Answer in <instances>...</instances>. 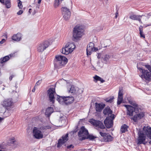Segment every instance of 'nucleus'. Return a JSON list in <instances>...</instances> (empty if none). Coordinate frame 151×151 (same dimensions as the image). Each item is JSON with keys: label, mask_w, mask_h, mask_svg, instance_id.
I'll return each instance as SVG.
<instances>
[{"label": "nucleus", "mask_w": 151, "mask_h": 151, "mask_svg": "<svg viewBox=\"0 0 151 151\" xmlns=\"http://www.w3.org/2000/svg\"><path fill=\"white\" fill-rule=\"evenodd\" d=\"M129 103L133 106L129 105H124V106L127 108V115L130 116L133 115L134 113H137L139 111V107L136 104L135 102L132 100L129 101Z\"/></svg>", "instance_id": "nucleus-1"}, {"label": "nucleus", "mask_w": 151, "mask_h": 151, "mask_svg": "<svg viewBox=\"0 0 151 151\" xmlns=\"http://www.w3.org/2000/svg\"><path fill=\"white\" fill-rule=\"evenodd\" d=\"M50 128V126H43L40 128L34 127L33 130V134L34 137L37 139H40L43 137L42 132L44 130Z\"/></svg>", "instance_id": "nucleus-2"}, {"label": "nucleus", "mask_w": 151, "mask_h": 151, "mask_svg": "<svg viewBox=\"0 0 151 151\" xmlns=\"http://www.w3.org/2000/svg\"><path fill=\"white\" fill-rule=\"evenodd\" d=\"M55 58L54 65L56 68H60L67 63V59L63 56L58 55L55 56Z\"/></svg>", "instance_id": "nucleus-3"}, {"label": "nucleus", "mask_w": 151, "mask_h": 151, "mask_svg": "<svg viewBox=\"0 0 151 151\" xmlns=\"http://www.w3.org/2000/svg\"><path fill=\"white\" fill-rule=\"evenodd\" d=\"M57 100L60 104L63 105H68L72 103L74 100V98L72 96H60L57 95Z\"/></svg>", "instance_id": "nucleus-4"}, {"label": "nucleus", "mask_w": 151, "mask_h": 151, "mask_svg": "<svg viewBox=\"0 0 151 151\" xmlns=\"http://www.w3.org/2000/svg\"><path fill=\"white\" fill-rule=\"evenodd\" d=\"M81 26L77 25L73 29V37L76 40L80 38L83 35V29Z\"/></svg>", "instance_id": "nucleus-5"}, {"label": "nucleus", "mask_w": 151, "mask_h": 151, "mask_svg": "<svg viewBox=\"0 0 151 151\" xmlns=\"http://www.w3.org/2000/svg\"><path fill=\"white\" fill-rule=\"evenodd\" d=\"M50 45V43L48 41L46 40L42 42L37 45V51L39 52L42 53Z\"/></svg>", "instance_id": "nucleus-6"}, {"label": "nucleus", "mask_w": 151, "mask_h": 151, "mask_svg": "<svg viewBox=\"0 0 151 151\" xmlns=\"http://www.w3.org/2000/svg\"><path fill=\"white\" fill-rule=\"evenodd\" d=\"M144 127L143 128V132L141 131L140 129L139 130H138L137 129H136V130L138 131V134L139 137L138 138V142L137 144L139 145L141 144H145L144 142L145 139V134H145V131L143 129Z\"/></svg>", "instance_id": "nucleus-7"}, {"label": "nucleus", "mask_w": 151, "mask_h": 151, "mask_svg": "<svg viewBox=\"0 0 151 151\" xmlns=\"http://www.w3.org/2000/svg\"><path fill=\"white\" fill-rule=\"evenodd\" d=\"M78 136L80 138V140H84L88 138V130L85 128L84 126L82 127L78 133Z\"/></svg>", "instance_id": "nucleus-8"}, {"label": "nucleus", "mask_w": 151, "mask_h": 151, "mask_svg": "<svg viewBox=\"0 0 151 151\" xmlns=\"http://www.w3.org/2000/svg\"><path fill=\"white\" fill-rule=\"evenodd\" d=\"M114 118V115L111 114L110 116L107 117L104 121V123L108 128L111 127L113 125V120Z\"/></svg>", "instance_id": "nucleus-9"}, {"label": "nucleus", "mask_w": 151, "mask_h": 151, "mask_svg": "<svg viewBox=\"0 0 151 151\" xmlns=\"http://www.w3.org/2000/svg\"><path fill=\"white\" fill-rule=\"evenodd\" d=\"M61 10L64 19L66 20H68L70 18L71 14L69 9L67 7H62Z\"/></svg>", "instance_id": "nucleus-10"}, {"label": "nucleus", "mask_w": 151, "mask_h": 151, "mask_svg": "<svg viewBox=\"0 0 151 151\" xmlns=\"http://www.w3.org/2000/svg\"><path fill=\"white\" fill-rule=\"evenodd\" d=\"M90 122L93 125L95 126L97 129H104L105 128V127L103 123L99 121L96 120L92 119L90 120Z\"/></svg>", "instance_id": "nucleus-11"}, {"label": "nucleus", "mask_w": 151, "mask_h": 151, "mask_svg": "<svg viewBox=\"0 0 151 151\" xmlns=\"http://www.w3.org/2000/svg\"><path fill=\"white\" fill-rule=\"evenodd\" d=\"M47 93V95L50 101L54 103L55 101L54 95L55 94V89L52 88H50L48 91Z\"/></svg>", "instance_id": "nucleus-12"}, {"label": "nucleus", "mask_w": 151, "mask_h": 151, "mask_svg": "<svg viewBox=\"0 0 151 151\" xmlns=\"http://www.w3.org/2000/svg\"><path fill=\"white\" fill-rule=\"evenodd\" d=\"M98 50L97 48H95L93 42H90L87 46L86 49L87 55H90L92 52L96 51Z\"/></svg>", "instance_id": "nucleus-13"}, {"label": "nucleus", "mask_w": 151, "mask_h": 151, "mask_svg": "<svg viewBox=\"0 0 151 151\" xmlns=\"http://www.w3.org/2000/svg\"><path fill=\"white\" fill-rule=\"evenodd\" d=\"M68 140V134L67 133L65 135H63L62 139H59L57 144V147H61L64 143Z\"/></svg>", "instance_id": "nucleus-14"}, {"label": "nucleus", "mask_w": 151, "mask_h": 151, "mask_svg": "<svg viewBox=\"0 0 151 151\" xmlns=\"http://www.w3.org/2000/svg\"><path fill=\"white\" fill-rule=\"evenodd\" d=\"M143 80L150 81L151 80V73L146 70L141 76Z\"/></svg>", "instance_id": "nucleus-15"}, {"label": "nucleus", "mask_w": 151, "mask_h": 151, "mask_svg": "<svg viewBox=\"0 0 151 151\" xmlns=\"http://www.w3.org/2000/svg\"><path fill=\"white\" fill-rule=\"evenodd\" d=\"M97 58L99 59L101 58L102 62L106 64L109 62V60L110 58V56L109 55H103L101 53H99L98 54Z\"/></svg>", "instance_id": "nucleus-16"}, {"label": "nucleus", "mask_w": 151, "mask_h": 151, "mask_svg": "<svg viewBox=\"0 0 151 151\" xmlns=\"http://www.w3.org/2000/svg\"><path fill=\"white\" fill-rule=\"evenodd\" d=\"M76 47V45L73 42H68L65 46V48L67 51H69V53H71Z\"/></svg>", "instance_id": "nucleus-17"}, {"label": "nucleus", "mask_w": 151, "mask_h": 151, "mask_svg": "<svg viewBox=\"0 0 151 151\" xmlns=\"http://www.w3.org/2000/svg\"><path fill=\"white\" fill-rule=\"evenodd\" d=\"M99 133L100 135L103 137L105 141L110 142L112 140V137L108 134L101 132H100Z\"/></svg>", "instance_id": "nucleus-18"}, {"label": "nucleus", "mask_w": 151, "mask_h": 151, "mask_svg": "<svg viewBox=\"0 0 151 151\" xmlns=\"http://www.w3.org/2000/svg\"><path fill=\"white\" fill-rule=\"evenodd\" d=\"M123 91L122 88H120L119 91L118 96L117 99V104L118 105L120 104L123 100Z\"/></svg>", "instance_id": "nucleus-19"}, {"label": "nucleus", "mask_w": 151, "mask_h": 151, "mask_svg": "<svg viewBox=\"0 0 151 151\" xmlns=\"http://www.w3.org/2000/svg\"><path fill=\"white\" fill-rule=\"evenodd\" d=\"M144 116V113L143 112H141L135 114L132 119L134 122H136L138 120L143 118Z\"/></svg>", "instance_id": "nucleus-20"}, {"label": "nucleus", "mask_w": 151, "mask_h": 151, "mask_svg": "<svg viewBox=\"0 0 151 151\" xmlns=\"http://www.w3.org/2000/svg\"><path fill=\"white\" fill-rule=\"evenodd\" d=\"M13 102L11 99H5L3 102L2 105L4 107H8L12 106Z\"/></svg>", "instance_id": "nucleus-21"}, {"label": "nucleus", "mask_w": 151, "mask_h": 151, "mask_svg": "<svg viewBox=\"0 0 151 151\" xmlns=\"http://www.w3.org/2000/svg\"><path fill=\"white\" fill-rule=\"evenodd\" d=\"M105 106V104H99L97 103H95L96 110L97 111H101Z\"/></svg>", "instance_id": "nucleus-22"}, {"label": "nucleus", "mask_w": 151, "mask_h": 151, "mask_svg": "<svg viewBox=\"0 0 151 151\" xmlns=\"http://www.w3.org/2000/svg\"><path fill=\"white\" fill-rule=\"evenodd\" d=\"M140 17V15H136L134 14H132L130 15L129 18L133 20H138L140 23H142V22L141 21Z\"/></svg>", "instance_id": "nucleus-23"}, {"label": "nucleus", "mask_w": 151, "mask_h": 151, "mask_svg": "<svg viewBox=\"0 0 151 151\" xmlns=\"http://www.w3.org/2000/svg\"><path fill=\"white\" fill-rule=\"evenodd\" d=\"M143 129L145 131V134L147 135V137L151 139V127L148 126L144 127Z\"/></svg>", "instance_id": "nucleus-24"}, {"label": "nucleus", "mask_w": 151, "mask_h": 151, "mask_svg": "<svg viewBox=\"0 0 151 151\" xmlns=\"http://www.w3.org/2000/svg\"><path fill=\"white\" fill-rule=\"evenodd\" d=\"M101 43L102 47H105L110 45L111 41L109 40H103L101 41Z\"/></svg>", "instance_id": "nucleus-25"}, {"label": "nucleus", "mask_w": 151, "mask_h": 151, "mask_svg": "<svg viewBox=\"0 0 151 151\" xmlns=\"http://www.w3.org/2000/svg\"><path fill=\"white\" fill-rule=\"evenodd\" d=\"M22 35L20 33H18L14 35L12 37V39L17 41H19L21 39Z\"/></svg>", "instance_id": "nucleus-26"}, {"label": "nucleus", "mask_w": 151, "mask_h": 151, "mask_svg": "<svg viewBox=\"0 0 151 151\" xmlns=\"http://www.w3.org/2000/svg\"><path fill=\"white\" fill-rule=\"evenodd\" d=\"M103 113L105 115H109L112 113V111L109 106H107L104 109Z\"/></svg>", "instance_id": "nucleus-27"}, {"label": "nucleus", "mask_w": 151, "mask_h": 151, "mask_svg": "<svg viewBox=\"0 0 151 151\" xmlns=\"http://www.w3.org/2000/svg\"><path fill=\"white\" fill-rule=\"evenodd\" d=\"M53 109L51 107H49L47 108L46 110L45 114L47 115L48 117L53 112Z\"/></svg>", "instance_id": "nucleus-28"}, {"label": "nucleus", "mask_w": 151, "mask_h": 151, "mask_svg": "<svg viewBox=\"0 0 151 151\" xmlns=\"http://www.w3.org/2000/svg\"><path fill=\"white\" fill-rule=\"evenodd\" d=\"M9 56H10V57L12 56L11 55H9L6 56L3 58H1L0 59V63L2 64L8 61L9 59Z\"/></svg>", "instance_id": "nucleus-29"}, {"label": "nucleus", "mask_w": 151, "mask_h": 151, "mask_svg": "<svg viewBox=\"0 0 151 151\" xmlns=\"http://www.w3.org/2000/svg\"><path fill=\"white\" fill-rule=\"evenodd\" d=\"M30 6L31 7H32L34 8V12L32 13V15H34L35 14V13L37 12V11L35 9V7L36 8H37L38 9L39 8L40 5H38L37 4H32L31 6Z\"/></svg>", "instance_id": "nucleus-30"}, {"label": "nucleus", "mask_w": 151, "mask_h": 151, "mask_svg": "<svg viewBox=\"0 0 151 151\" xmlns=\"http://www.w3.org/2000/svg\"><path fill=\"white\" fill-rule=\"evenodd\" d=\"M139 29L140 37L145 38V35L143 34V27L142 26H140L139 27Z\"/></svg>", "instance_id": "nucleus-31"}, {"label": "nucleus", "mask_w": 151, "mask_h": 151, "mask_svg": "<svg viewBox=\"0 0 151 151\" xmlns=\"http://www.w3.org/2000/svg\"><path fill=\"white\" fill-rule=\"evenodd\" d=\"M128 127L125 124L122 126L121 127V131L122 133H124L127 131Z\"/></svg>", "instance_id": "nucleus-32"}, {"label": "nucleus", "mask_w": 151, "mask_h": 151, "mask_svg": "<svg viewBox=\"0 0 151 151\" xmlns=\"http://www.w3.org/2000/svg\"><path fill=\"white\" fill-rule=\"evenodd\" d=\"M4 4L7 8H9L11 7V0H5V3L4 2Z\"/></svg>", "instance_id": "nucleus-33"}, {"label": "nucleus", "mask_w": 151, "mask_h": 151, "mask_svg": "<svg viewBox=\"0 0 151 151\" xmlns=\"http://www.w3.org/2000/svg\"><path fill=\"white\" fill-rule=\"evenodd\" d=\"M93 78L97 81H100L102 83H104L105 82V81L103 79L101 78L97 75L94 76L93 77Z\"/></svg>", "instance_id": "nucleus-34"}, {"label": "nucleus", "mask_w": 151, "mask_h": 151, "mask_svg": "<svg viewBox=\"0 0 151 151\" xmlns=\"http://www.w3.org/2000/svg\"><path fill=\"white\" fill-rule=\"evenodd\" d=\"M76 90L74 86H71L70 88V90H69L68 92L71 93H75L76 92Z\"/></svg>", "instance_id": "nucleus-35"}, {"label": "nucleus", "mask_w": 151, "mask_h": 151, "mask_svg": "<svg viewBox=\"0 0 151 151\" xmlns=\"http://www.w3.org/2000/svg\"><path fill=\"white\" fill-rule=\"evenodd\" d=\"M59 0H55L54 4V7L56 8L59 5Z\"/></svg>", "instance_id": "nucleus-36"}, {"label": "nucleus", "mask_w": 151, "mask_h": 151, "mask_svg": "<svg viewBox=\"0 0 151 151\" xmlns=\"http://www.w3.org/2000/svg\"><path fill=\"white\" fill-rule=\"evenodd\" d=\"M69 51H67L66 50L65 48V47L63 48L62 49V53L63 54L65 55H68L69 54Z\"/></svg>", "instance_id": "nucleus-37"}, {"label": "nucleus", "mask_w": 151, "mask_h": 151, "mask_svg": "<svg viewBox=\"0 0 151 151\" xmlns=\"http://www.w3.org/2000/svg\"><path fill=\"white\" fill-rule=\"evenodd\" d=\"M114 99V97L113 96L111 97L110 98H107L106 99V101L107 102H109L111 103L112 102L113 99Z\"/></svg>", "instance_id": "nucleus-38"}, {"label": "nucleus", "mask_w": 151, "mask_h": 151, "mask_svg": "<svg viewBox=\"0 0 151 151\" xmlns=\"http://www.w3.org/2000/svg\"><path fill=\"white\" fill-rule=\"evenodd\" d=\"M140 19H141L142 22V21L143 22H145L146 21L147 17L145 16L142 15V16H140Z\"/></svg>", "instance_id": "nucleus-39"}, {"label": "nucleus", "mask_w": 151, "mask_h": 151, "mask_svg": "<svg viewBox=\"0 0 151 151\" xmlns=\"http://www.w3.org/2000/svg\"><path fill=\"white\" fill-rule=\"evenodd\" d=\"M19 1L18 3V6L20 9H22L23 7V6L22 4V2L20 0H18Z\"/></svg>", "instance_id": "nucleus-40"}, {"label": "nucleus", "mask_w": 151, "mask_h": 151, "mask_svg": "<svg viewBox=\"0 0 151 151\" xmlns=\"http://www.w3.org/2000/svg\"><path fill=\"white\" fill-rule=\"evenodd\" d=\"M145 67L147 68L150 71V72H151V66L149 65H145Z\"/></svg>", "instance_id": "nucleus-41"}, {"label": "nucleus", "mask_w": 151, "mask_h": 151, "mask_svg": "<svg viewBox=\"0 0 151 151\" xmlns=\"http://www.w3.org/2000/svg\"><path fill=\"white\" fill-rule=\"evenodd\" d=\"M10 143L12 144H14L16 142V140L14 139H12L10 140Z\"/></svg>", "instance_id": "nucleus-42"}, {"label": "nucleus", "mask_w": 151, "mask_h": 151, "mask_svg": "<svg viewBox=\"0 0 151 151\" xmlns=\"http://www.w3.org/2000/svg\"><path fill=\"white\" fill-rule=\"evenodd\" d=\"M138 69L140 71V72L142 73H143L144 71H145L146 70L143 69L141 68H138Z\"/></svg>", "instance_id": "nucleus-43"}, {"label": "nucleus", "mask_w": 151, "mask_h": 151, "mask_svg": "<svg viewBox=\"0 0 151 151\" xmlns=\"http://www.w3.org/2000/svg\"><path fill=\"white\" fill-rule=\"evenodd\" d=\"M23 13V11L22 10H20L17 12V14L19 15Z\"/></svg>", "instance_id": "nucleus-44"}, {"label": "nucleus", "mask_w": 151, "mask_h": 151, "mask_svg": "<svg viewBox=\"0 0 151 151\" xmlns=\"http://www.w3.org/2000/svg\"><path fill=\"white\" fill-rule=\"evenodd\" d=\"M40 82H41V81L40 80H39L37 82L35 86V87H36V86H37L39 85L40 84Z\"/></svg>", "instance_id": "nucleus-45"}, {"label": "nucleus", "mask_w": 151, "mask_h": 151, "mask_svg": "<svg viewBox=\"0 0 151 151\" xmlns=\"http://www.w3.org/2000/svg\"><path fill=\"white\" fill-rule=\"evenodd\" d=\"M15 76V75H12L9 78V79L10 81H11L12 79Z\"/></svg>", "instance_id": "nucleus-46"}, {"label": "nucleus", "mask_w": 151, "mask_h": 151, "mask_svg": "<svg viewBox=\"0 0 151 151\" xmlns=\"http://www.w3.org/2000/svg\"><path fill=\"white\" fill-rule=\"evenodd\" d=\"M5 40L4 39H2V40L0 42V43L1 44H3L5 41Z\"/></svg>", "instance_id": "nucleus-47"}, {"label": "nucleus", "mask_w": 151, "mask_h": 151, "mask_svg": "<svg viewBox=\"0 0 151 151\" xmlns=\"http://www.w3.org/2000/svg\"><path fill=\"white\" fill-rule=\"evenodd\" d=\"M67 147L68 148H70L71 147L73 148V146L72 145H70L67 146Z\"/></svg>", "instance_id": "nucleus-48"}, {"label": "nucleus", "mask_w": 151, "mask_h": 151, "mask_svg": "<svg viewBox=\"0 0 151 151\" xmlns=\"http://www.w3.org/2000/svg\"><path fill=\"white\" fill-rule=\"evenodd\" d=\"M115 15V18H117V16L118 15V12H116Z\"/></svg>", "instance_id": "nucleus-49"}, {"label": "nucleus", "mask_w": 151, "mask_h": 151, "mask_svg": "<svg viewBox=\"0 0 151 151\" xmlns=\"http://www.w3.org/2000/svg\"><path fill=\"white\" fill-rule=\"evenodd\" d=\"M0 2L2 4H4V0H0Z\"/></svg>", "instance_id": "nucleus-50"}, {"label": "nucleus", "mask_w": 151, "mask_h": 151, "mask_svg": "<svg viewBox=\"0 0 151 151\" xmlns=\"http://www.w3.org/2000/svg\"><path fill=\"white\" fill-rule=\"evenodd\" d=\"M4 119V118H2L1 117H0V123H1L2 121Z\"/></svg>", "instance_id": "nucleus-51"}, {"label": "nucleus", "mask_w": 151, "mask_h": 151, "mask_svg": "<svg viewBox=\"0 0 151 151\" xmlns=\"http://www.w3.org/2000/svg\"><path fill=\"white\" fill-rule=\"evenodd\" d=\"M35 86H34V88L32 90V92H34L35 91Z\"/></svg>", "instance_id": "nucleus-52"}, {"label": "nucleus", "mask_w": 151, "mask_h": 151, "mask_svg": "<svg viewBox=\"0 0 151 151\" xmlns=\"http://www.w3.org/2000/svg\"><path fill=\"white\" fill-rule=\"evenodd\" d=\"M90 138L91 139H94L95 137L93 136H91L90 137Z\"/></svg>", "instance_id": "nucleus-53"}, {"label": "nucleus", "mask_w": 151, "mask_h": 151, "mask_svg": "<svg viewBox=\"0 0 151 151\" xmlns=\"http://www.w3.org/2000/svg\"><path fill=\"white\" fill-rule=\"evenodd\" d=\"M41 1H42V0H38V4H40L41 2Z\"/></svg>", "instance_id": "nucleus-54"}, {"label": "nucleus", "mask_w": 151, "mask_h": 151, "mask_svg": "<svg viewBox=\"0 0 151 151\" xmlns=\"http://www.w3.org/2000/svg\"><path fill=\"white\" fill-rule=\"evenodd\" d=\"M31 10H32L31 9H29V14H30L31 13Z\"/></svg>", "instance_id": "nucleus-55"}, {"label": "nucleus", "mask_w": 151, "mask_h": 151, "mask_svg": "<svg viewBox=\"0 0 151 151\" xmlns=\"http://www.w3.org/2000/svg\"><path fill=\"white\" fill-rule=\"evenodd\" d=\"M92 69L94 70L95 69V68L93 66H92V67L91 68Z\"/></svg>", "instance_id": "nucleus-56"}, {"label": "nucleus", "mask_w": 151, "mask_h": 151, "mask_svg": "<svg viewBox=\"0 0 151 151\" xmlns=\"http://www.w3.org/2000/svg\"><path fill=\"white\" fill-rule=\"evenodd\" d=\"M151 26V24H148L146 27L149 26Z\"/></svg>", "instance_id": "nucleus-57"}, {"label": "nucleus", "mask_w": 151, "mask_h": 151, "mask_svg": "<svg viewBox=\"0 0 151 151\" xmlns=\"http://www.w3.org/2000/svg\"><path fill=\"white\" fill-rule=\"evenodd\" d=\"M125 39L127 40V37H126L125 38Z\"/></svg>", "instance_id": "nucleus-58"}, {"label": "nucleus", "mask_w": 151, "mask_h": 151, "mask_svg": "<svg viewBox=\"0 0 151 151\" xmlns=\"http://www.w3.org/2000/svg\"><path fill=\"white\" fill-rule=\"evenodd\" d=\"M102 66H103V65L101 66V68H102Z\"/></svg>", "instance_id": "nucleus-59"}, {"label": "nucleus", "mask_w": 151, "mask_h": 151, "mask_svg": "<svg viewBox=\"0 0 151 151\" xmlns=\"http://www.w3.org/2000/svg\"><path fill=\"white\" fill-rule=\"evenodd\" d=\"M128 37H129H129H130L129 36Z\"/></svg>", "instance_id": "nucleus-60"}, {"label": "nucleus", "mask_w": 151, "mask_h": 151, "mask_svg": "<svg viewBox=\"0 0 151 151\" xmlns=\"http://www.w3.org/2000/svg\"><path fill=\"white\" fill-rule=\"evenodd\" d=\"M61 1H63V0H60Z\"/></svg>", "instance_id": "nucleus-61"}]
</instances>
